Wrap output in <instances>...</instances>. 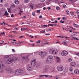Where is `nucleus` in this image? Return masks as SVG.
Returning a JSON list of instances; mask_svg holds the SVG:
<instances>
[{"label": "nucleus", "instance_id": "1", "mask_svg": "<svg viewBox=\"0 0 79 79\" xmlns=\"http://www.w3.org/2000/svg\"><path fill=\"white\" fill-rule=\"evenodd\" d=\"M23 73V70L21 69H18L15 70L13 72V74L14 75H21Z\"/></svg>", "mask_w": 79, "mask_h": 79}, {"label": "nucleus", "instance_id": "2", "mask_svg": "<svg viewBox=\"0 0 79 79\" xmlns=\"http://www.w3.org/2000/svg\"><path fill=\"white\" fill-rule=\"evenodd\" d=\"M16 60H17V59L16 57H14L13 59H9L6 60V63L7 64H10V63H11L13 62L16 61Z\"/></svg>", "mask_w": 79, "mask_h": 79}, {"label": "nucleus", "instance_id": "3", "mask_svg": "<svg viewBox=\"0 0 79 79\" xmlns=\"http://www.w3.org/2000/svg\"><path fill=\"white\" fill-rule=\"evenodd\" d=\"M13 69H11L10 67H7L6 69V71L8 73H11L13 72Z\"/></svg>", "mask_w": 79, "mask_h": 79}, {"label": "nucleus", "instance_id": "4", "mask_svg": "<svg viewBox=\"0 0 79 79\" xmlns=\"http://www.w3.org/2000/svg\"><path fill=\"white\" fill-rule=\"evenodd\" d=\"M4 67L3 63L2 61H0V73H3V69H2V68Z\"/></svg>", "mask_w": 79, "mask_h": 79}, {"label": "nucleus", "instance_id": "5", "mask_svg": "<svg viewBox=\"0 0 79 79\" xmlns=\"http://www.w3.org/2000/svg\"><path fill=\"white\" fill-rule=\"evenodd\" d=\"M63 66H59L57 67V69L58 71H62L63 70Z\"/></svg>", "mask_w": 79, "mask_h": 79}, {"label": "nucleus", "instance_id": "6", "mask_svg": "<svg viewBox=\"0 0 79 79\" xmlns=\"http://www.w3.org/2000/svg\"><path fill=\"white\" fill-rule=\"evenodd\" d=\"M31 65V66L32 65L33 66H35L36 65V60H32Z\"/></svg>", "mask_w": 79, "mask_h": 79}, {"label": "nucleus", "instance_id": "7", "mask_svg": "<svg viewBox=\"0 0 79 79\" xmlns=\"http://www.w3.org/2000/svg\"><path fill=\"white\" fill-rule=\"evenodd\" d=\"M27 66V69L28 71H32V68L31 67V66H32V65H31L30 64H28Z\"/></svg>", "mask_w": 79, "mask_h": 79}, {"label": "nucleus", "instance_id": "8", "mask_svg": "<svg viewBox=\"0 0 79 79\" xmlns=\"http://www.w3.org/2000/svg\"><path fill=\"white\" fill-rule=\"evenodd\" d=\"M39 55L41 56H45L46 55V52H40L39 53Z\"/></svg>", "mask_w": 79, "mask_h": 79}, {"label": "nucleus", "instance_id": "9", "mask_svg": "<svg viewBox=\"0 0 79 79\" xmlns=\"http://www.w3.org/2000/svg\"><path fill=\"white\" fill-rule=\"evenodd\" d=\"M62 56H66L68 55V52L65 51H64L61 52Z\"/></svg>", "mask_w": 79, "mask_h": 79}, {"label": "nucleus", "instance_id": "10", "mask_svg": "<svg viewBox=\"0 0 79 79\" xmlns=\"http://www.w3.org/2000/svg\"><path fill=\"white\" fill-rule=\"evenodd\" d=\"M48 76H50L49 75H40L39 77H48Z\"/></svg>", "mask_w": 79, "mask_h": 79}, {"label": "nucleus", "instance_id": "11", "mask_svg": "<svg viewBox=\"0 0 79 79\" xmlns=\"http://www.w3.org/2000/svg\"><path fill=\"white\" fill-rule=\"evenodd\" d=\"M49 52L50 53H51L52 54H53V53H55V54H56V52H55V51L52 49H51L50 50Z\"/></svg>", "mask_w": 79, "mask_h": 79}, {"label": "nucleus", "instance_id": "12", "mask_svg": "<svg viewBox=\"0 0 79 79\" xmlns=\"http://www.w3.org/2000/svg\"><path fill=\"white\" fill-rule=\"evenodd\" d=\"M49 69L51 72H53L54 71V69L52 67H49Z\"/></svg>", "mask_w": 79, "mask_h": 79}, {"label": "nucleus", "instance_id": "13", "mask_svg": "<svg viewBox=\"0 0 79 79\" xmlns=\"http://www.w3.org/2000/svg\"><path fill=\"white\" fill-rule=\"evenodd\" d=\"M44 72H47L48 71V68L47 67H45L44 69Z\"/></svg>", "mask_w": 79, "mask_h": 79}, {"label": "nucleus", "instance_id": "14", "mask_svg": "<svg viewBox=\"0 0 79 79\" xmlns=\"http://www.w3.org/2000/svg\"><path fill=\"white\" fill-rule=\"evenodd\" d=\"M21 30L22 31H27V28L25 27L21 28Z\"/></svg>", "mask_w": 79, "mask_h": 79}, {"label": "nucleus", "instance_id": "15", "mask_svg": "<svg viewBox=\"0 0 79 79\" xmlns=\"http://www.w3.org/2000/svg\"><path fill=\"white\" fill-rule=\"evenodd\" d=\"M68 71V68H66L64 70V73H67Z\"/></svg>", "mask_w": 79, "mask_h": 79}, {"label": "nucleus", "instance_id": "16", "mask_svg": "<svg viewBox=\"0 0 79 79\" xmlns=\"http://www.w3.org/2000/svg\"><path fill=\"white\" fill-rule=\"evenodd\" d=\"M56 59L57 60V62L59 63L60 61V57H56Z\"/></svg>", "mask_w": 79, "mask_h": 79}, {"label": "nucleus", "instance_id": "17", "mask_svg": "<svg viewBox=\"0 0 79 79\" xmlns=\"http://www.w3.org/2000/svg\"><path fill=\"white\" fill-rule=\"evenodd\" d=\"M75 63L74 62L71 63L70 64V65L71 66H75Z\"/></svg>", "mask_w": 79, "mask_h": 79}, {"label": "nucleus", "instance_id": "18", "mask_svg": "<svg viewBox=\"0 0 79 79\" xmlns=\"http://www.w3.org/2000/svg\"><path fill=\"white\" fill-rule=\"evenodd\" d=\"M73 25L74 26V27H76L77 28H79V25H78L75 23H73Z\"/></svg>", "mask_w": 79, "mask_h": 79}, {"label": "nucleus", "instance_id": "19", "mask_svg": "<svg viewBox=\"0 0 79 79\" xmlns=\"http://www.w3.org/2000/svg\"><path fill=\"white\" fill-rule=\"evenodd\" d=\"M74 73L77 74H79V70H76L74 71Z\"/></svg>", "mask_w": 79, "mask_h": 79}, {"label": "nucleus", "instance_id": "20", "mask_svg": "<svg viewBox=\"0 0 79 79\" xmlns=\"http://www.w3.org/2000/svg\"><path fill=\"white\" fill-rule=\"evenodd\" d=\"M15 3L16 5H18V4H19V1L17 0H15Z\"/></svg>", "mask_w": 79, "mask_h": 79}, {"label": "nucleus", "instance_id": "21", "mask_svg": "<svg viewBox=\"0 0 79 79\" xmlns=\"http://www.w3.org/2000/svg\"><path fill=\"white\" fill-rule=\"evenodd\" d=\"M46 62L47 63V64H50V63H51L50 62V61H49V60H48V58L47 59Z\"/></svg>", "mask_w": 79, "mask_h": 79}, {"label": "nucleus", "instance_id": "22", "mask_svg": "<svg viewBox=\"0 0 79 79\" xmlns=\"http://www.w3.org/2000/svg\"><path fill=\"white\" fill-rule=\"evenodd\" d=\"M49 60H52V58H53V56H49Z\"/></svg>", "mask_w": 79, "mask_h": 79}, {"label": "nucleus", "instance_id": "23", "mask_svg": "<svg viewBox=\"0 0 79 79\" xmlns=\"http://www.w3.org/2000/svg\"><path fill=\"white\" fill-rule=\"evenodd\" d=\"M24 2L26 3H27L29 2V0H24Z\"/></svg>", "mask_w": 79, "mask_h": 79}, {"label": "nucleus", "instance_id": "24", "mask_svg": "<svg viewBox=\"0 0 79 79\" xmlns=\"http://www.w3.org/2000/svg\"><path fill=\"white\" fill-rule=\"evenodd\" d=\"M11 6L12 8H15V5L13 4L11 5Z\"/></svg>", "mask_w": 79, "mask_h": 79}, {"label": "nucleus", "instance_id": "25", "mask_svg": "<svg viewBox=\"0 0 79 79\" xmlns=\"http://www.w3.org/2000/svg\"><path fill=\"white\" fill-rule=\"evenodd\" d=\"M69 69L70 71H71V72L73 71V68H72V67H70L69 68Z\"/></svg>", "mask_w": 79, "mask_h": 79}, {"label": "nucleus", "instance_id": "26", "mask_svg": "<svg viewBox=\"0 0 79 79\" xmlns=\"http://www.w3.org/2000/svg\"><path fill=\"white\" fill-rule=\"evenodd\" d=\"M40 33H45V31H40Z\"/></svg>", "mask_w": 79, "mask_h": 79}, {"label": "nucleus", "instance_id": "27", "mask_svg": "<svg viewBox=\"0 0 79 79\" xmlns=\"http://www.w3.org/2000/svg\"><path fill=\"white\" fill-rule=\"evenodd\" d=\"M4 15H8V12H7L6 11V12Z\"/></svg>", "mask_w": 79, "mask_h": 79}, {"label": "nucleus", "instance_id": "28", "mask_svg": "<svg viewBox=\"0 0 79 79\" xmlns=\"http://www.w3.org/2000/svg\"><path fill=\"white\" fill-rule=\"evenodd\" d=\"M68 61L69 62H71V61H72V59L69 58L68 59Z\"/></svg>", "mask_w": 79, "mask_h": 79}, {"label": "nucleus", "instance_id": "29", "mask_svg": "<svg viewBox=\"0 0 79 79\" xmlns=\"http://www.w3.org/2000/svg\"><path fill=\"white\" fill-rule=\"evenodd\" d=\"M4 58H9V56H4Z\"/></svg>", "mask_w": 79, "mask_h": 79}, {"label": "nucleus", "instance_id": "30", "mask_svg": "<svg viewBox=\"0 0 79 79\" xmlns=\"http://www.w3.org/2000/svg\"><path fill=\"white\" fill-rule=\"evenodd\" d=\"M66 14H67V15H69V11H66Z\"/></svg>", "mask_w": 79, "mask_h": 79}, {"label": "nucleus", "instance_id": "31", "mask_svg": "<svg viewBox=\"0 0 79 79\" xmlns=\"http://www.w3.org/2000/svg\"><path fill=\"white\" fill-rule=\"evenodd\" d=\"M22 58L23 60H24L25 59H26V57L23 56L22 57Z\"/></svg>", "mask_w": 79, "mask_h": 79}, {"label": "nucleus", "instance_id": "32", "mask_svg": "<svg viewBox=\"0 0 79 79\" xmlns=\"http://www.w3.org/2000/svg\"><path fill=\"white\" fill-rule=\"evenodd\" d=\"M60 9V8L59 7H56V9L57 10H59Z\"/></svg>", "mask_w": 79, "mask_h": 79}, {"label": "nucleus", "instance_id": "33", "mask_svg": "<svg viewBox=\"0 0 79 79\" xmlns=\"http://www.w3.org/2000/svg\"><path fill=\"white\" fill-rule=\"evenodd\" d=\"M8 11L9 13H10L11 11V8H10L8 9Z\"/></svg>", "mask_w": 79, "mask_h": 79}, {"label": "nucleus", "instance_id": "34", "mask_svg": "<svg viewBox=\"0 0 79 79\" xmlns=\"http://www.w3.org/2000/svg\"><path fill=\"white\" fill-rule=\"evenodd\" d=\"M69 27H70V28H72V29H74V30H76V29L73 27H72L71 26H69Z\"/></svg>", "mask_w": 79, "mask_h": 79}, {"label": "nucleus", "instance_id": "35", "mask_svg": "<svg viewBox=\"0 0 79 79\" xmlns=\"http://www.w3.org/2000/svg\"><path fill=\"white\" fill-rule=\"evenodd\" d=\"M32 15L33 16H35V12H32Z\"/></svg>", "mask_w": 79, "mask_h": 79}, {"label": "nucleus", "instance_id": "36", "mask_svg": "<svg viewBox=\"0 0 79 79\" xmlns=\"http://www.w3.org/2000/svg\"><path fill=\"white\" fill-rule=\"evenodd\" d=\"M47 26H48V25H44V27H47Z\"/></svg>", "mask_w": 79, "mask_h": 79}, {"label": "nucleus", "instance_id": "37", "mask_svg": "<svg viewBox=\"0 0 79 79\" xmlns=\"http://www.w3.org/2000/svg\"><path fill=\"white\" fill-rule=\"evenodd\" d=\"M60 23H64V22L63 20H61L60 22Z\"/></svg>", "mask_w": 79, "mask_h": 79}, {"label": "nucleus", "instance_id": "38", "mask_svg": "<svg viewBox=\"0 0 79 79\" xmlns=\"http://www.w3.org/2000/svg\"><path fill=\"white\" fill-rule=\"evenodd\" d=\"M45 0H40V1L41 2H45Z\"/></svg>", "mask_w": 79, "mask_h": 79}, {"label": "nucleus", "instance_id": "39", "mask_svg": "<svg viewBox=\"0 0 79 79\" xmlns=\"http://www.w3.org/2000/svg\"><path fill=\"white\" fill-rule=\"evenodd\" d=\"M62 19H63V20H65V19H66V17H63L62 18Z\"/></svg>", "mask_w": 79, "mask_h": 79}, {"label": "nucleus", "instance_id": "40", "mask_svg": "<svg viewBox=\"0 0 79 79\" xmlns=\"http://www.w3.org/2000/svg\"><path fill=\"white\" fill-rule=\"evenodd\" d=\"M66 5H63L64 8H66Z\"/></svg>", "mask_w": 79, "mask_h": 79}, {"label": "nucleus", "instance_id": "41", "mask_svg": "<svg viewBox=\"0 0 79 79\" xmlns=\"http://www.w3.org/2000/svg\"><path fill=\"white\" fill-rule=\"evenodd\" d=\"M6 25L7 26H10V27H11V25H9L8 23H6Z\"/></svg>", "mask_w": 79, "mask_h": 79}, {"label": "nucleus", "instance_id": "42", "mask_svg": "<svg viewBox=\"0 0 79 79\" xmlns=\"http://www.w3.org/2000/svg\"><path fill=\"white\" fill-rule=\"evenodd\" d=\"M64 45H67V43H66L65 42H64Z\"/></svg>", "mask_w": 79, "mask_h": 79}, {"label": "nucleus", "instance_id": "43", "mask_svg": "<svg viewBox=\"0 0 79 79\" xmlns=\"http://www.w3.org/2000/svg\"><path fill=\"white\" fill-rule=\"evenodd\" d=\"M40 10H38L37 11V12L38 13H40Z\"/></svg>", "mask_w": 79, "mask_h": 79}, {"label": "nucleus", "instance_id": "44", "mask_svg": "<svg viewBox=\"0 0 79 79\" xmlns=\"http://www.w3.org/2000/svg\"><path fill=\"white\" fill-rule=\"evenodd\" d=\"M40 40H38V41L36 42V44H37L38 43H40V42H41Z\"/></svg>", "mask_w": 79, "mask_h": 79}, {"label": "nucleus", "instance_id": "45", "mask_svg": "<svg viewBox=\"0 0 79 79\" xmlns=\"http://www.w3.org/2000/svg\"><path fill=\"white\" fill-rule=\"evenodd\" d=\"M71 15H72V16L73 15H74V13H73V12H71Z\"/></svg>", "mask_w": 79, "mask_h": 79}, {"label": "nucleus", "instance_id": "46", "mask_svg": "<svg viewBox=\"0 0 79 79\" xmlns=\"http://www.w3.org/2000/svg\"><path fill=\"white\" fill-rule=\"evenodd\" d=\"M12 51L13 53H15V49H12Z\"/></svg>", "mask_w": 79, "mask_h": 79}, {"label": "nucleus", "instance_id": "47", "mask_svg": "<svg viewBox=\"0 0 79 79\" xmlns=\"http://www.w3.org/2000/svg\"><path fill=\"white\" fill-rule=\"evenodd\" d=\"M26 16H24L22 18L23 19H26Z\"/></svg>", "mask_w": 79, "mask_h": 79}, {"label": "nucleus", "instance_id": "48", "mask_svg": "<svg viewBox=\"0 0 79 79\" xmlns=\"http://www.w3.org/2000/svg\"><path fill=\"white\" fill-rule=\"evenodd\" d=\"M30 37H31V38H34V36L32 35H30Z\"/></svg>", "mask_w": 79, "mask_h": 79}, {"label": "nucleus", "instance_id": "49", "mask_svg": "<svg viewBox=\"0 0 79 79\" xmlns=\"http://www.w3.org/2000/svg\"><path fill=\"white\" fill-rule=\"evenodd\" d=\"M14 29H15V30H18V28L17 27H15Z\"/></svg>", "mask_w": 79, "mask_h": 79}, {"label": "nucleus", "instance_id": "50", "mask_svg": "<svg viewBox=\"0 0 79 79\" xmlns=\"http://www.w3.org/2000/svg\"><path fill=\"white\" fill-rule=\"evenodd\" d=\"M39 18H42V15H41L40 16H39Z\"/></svg>", "mask_w": 79, "mask_h": 79}, {"label": "nucleus", "instance_id": "51", "mask_svg": "<svg viewBox=\"0 0 79 79\" xmlns=\"http://www.w3.org/2000/svg\"><path fill=\"white\" fill-rule=\"evenodd\" d=\"M55 23H58V21L57 20H55L54 22Z\"/></svg>", "mask_w": 79, "mask_h": 79}, {"label": "nucleus", "instance_id": "52", "mask_svg": "<svg viewBox=\"0 0 79 79\" xmlns=\"http://www.w3.org/2000/svg\"><path fill=\"white\" fill-rule=\"evenodd\" d=\"M12 32H14L15 33V34H16L17 33V32L16 31H12Z\"/></svg>", "mask_w": 79, "mask_h": 79}, {"label": "nucleus", "instance_id": "53", "mask_svg": "<svg viewBox=\"0 0 79 79\" xmlns=\"http://www.w3.org/2000/svg\"><path fill=\"white\" fill-rule=\"evenodd\" d=\"M0 25H2V26H3V23H0Z\"/></svg>", "mask_w": 79, "mask_h": 79}, {"label": "nucleus", "instance_id": "54", "mask_svg": "<svg viewBox=\"0 0 79 79\" xmlns=\"http://www.w3.org/2000/svg\"><path fill=\"white\" fill-rule=\"evenodd\" d=\"M2 23L4 24V25H5L6 24V23L5 22H2Z\"/></svg>", "mask_w": 79, "mask_h": 79}, {"label": "nucleus", "instance_id": "55", "mask_svg": "<svg viewBox=\"0 0 79 79\" xmlns=\"http://www.w3.org/2000/svg\"><path fill=\"white\" fill-rule=\"evenodd\" d=\"M11 17H12V18H13V17H14V15H13V14H12L11 15Z\"/></svg>", "mask_w": 79, "mask_h": 79}, {"label": "nucleus", "instance_id": "56", "mask_svg": "<svg viewBox=\"0 0 79 79\" xmlns=\"http://www.w3.org/2000/svg\"><path fill=\"white\" fill-rule=\"evenodd\" d=\"M48 77H49L50 78H51V77H53V76H48Z\"/></svg>", "mask_w": 79, "mask_h": 79}, {"label": "nucleus", "instance_id": "57", "mask_svg": "<svg viewBox=\"0 0 79 79\" xmlns=\"http://www.w3.org/2000/svg\"><path fill=\"white\" fill-rule=\"evenodd\" d=\"M46 35H50V34H45Z\"/></svg>", "mask_w": 79, "mask_h": 79}, {"label": "nucleus", "instance_id": "58", "mask_svg": "<svg viewBox=\"0 0 79 79\" xmlns=\"http://www.w3.org/2000/svg\"><path fill=\"white\" fill-rule=\"evenodd\" d=\"M75 54L76 55H78V56H79V53H75Z\"/></svg>", "mask_w": 79, "mask_h": 79}, {"label": "nucleus", "instance_id": "59", "mask_svg": "<svg viewBox=\"0 0 79 79\" xmlns=\"http://www.w3.org/2000/svg\"><path fill=\"white\" fill-rule=\"evenodd\" d=\"M23 36H19V38H23Z\"/></svg>", "mask_w": 79, "mask_h": 79}, {"label": "nucleus", "instance_id": "60", "mask_svg": "<svg viewBox=\"0 0 79 79\" xmlns=\"http://www.w3.org/2000/svg\"><path fill=\"white\" fill-rule=\"evenodd\" d=\"M48 10H50V9H51V7H48Z\"/></svg>", "mask_w": 79, "mask_h": 79}, {"label": "nucleus", "instance_id": "61", "mask_svg": "<svg viewBox=\"0 0 79 79\" xmlns=\"http://www.w3.org/2000/svg\"><path fill=\"white\" fill-rule=\"evenodd\" d=\"M20 13H23V11H22L21 10H20Z\"/></svg>", "mask_w": 79, "mask_h": 79}, {"label": "nucleus", "instance_id": "62", "mask_svg": "<svg viewBox=\"0 0 79 79\" xmlns=\"http://www.w3.org/2000/svg\"><path fill=\"white\" fill-rule=\"evenodd\" d=\"M76 38H74V37H72V39H74L75 40V39Z\"/></svg>", "mask_w": 79, "mask_h": 79}, {"label": "nucleus", "instance_id": "63", "mask_svg": "<svg viewBox=\"0 0 79 79\" xmlns=\"http://www.w3.org/2000/svg\"><path fill=\"white\" fill-rule=\"evenodd\" d=\"M76 13H77V15H79V13L78 12V11H77L76 12Z\"/></svg>", "mask_w": 79, "mask_h": 79}, {"label": "nucleus", "instance_id": "64", "mask_svg": "<svg viewBox=\"0 0 79 79\" xmlns=\"http://www.w3.org/2000/svg\"><path fill=\"white\" fill-rule=\"evenodd\" d=\"M43 10H45L46 9V8L45 7H44V8H43Z\"/></svg>", "mask_w": 79, "mask_h": 79}]
</instances>
